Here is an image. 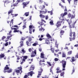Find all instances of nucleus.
Here are the masks:
<instances>
[{"label": "nucleus", "mask_w": 78, "mask_h": 78, "mask_svg": "<svg viewBox=\"0 0 78 78\" xmlns=\"http://www.w3.org/2000/svg\"><path fill=\"white\" fill-rule=\"evenodd\" d=\"M37 43H34V44H33V46H36V45H37Z\"/></svg>", "instance_id": "nucleus-47"}, {"label": "nucleus", "mask_w": 78, "mask_h": 78, "mask_svg": "<svg viewBox=\"0 0 78 78\" xmlns=\"http://www.w3.org/2000/svg\"><path fill=\"white\" fill-rule=\"evenodd\" d=\"M13 16H14L13 17H16V16H18V14H13Z\"/></svg>", "instance_id": "nucleus-49"}, {"label": "nucleus", "mask_w": 78, "mask_h": 78, "mask_svg": "<svg viewBox=\"0 0 78 78\" xmlns=\"http://www.w3.org/2000/svg\"><path fill=\"white\" fill-rule=\"evenodd\" d=\"M40 17L41 18H44V17H45V16H44V15H42V14H41L40 15Z\"/></svg>", "instance_id": "nucleus-27"}, {"label": "nucleus", "mask_w": 78, "mask_h": 78, "mask_svg": "<svg viewBox=\"0 0 78 78\" xmlns=\"http://www.w3.org/2000/svg\"><path fill=\"white\" fill-rule=\"evenodd\" d=\"M63 20H66V19H62L61 20H60V21H58V22L57 23V25H56V26L57 27V28H58L59 27H60V26H61V23H62V21Z\"/></svg>", "instance_id": "nucleus-3"}, {"label": "nucleus", "mask_w": 78, "mask_h": 78, "mask_svg": "<svg viewBox=\"0 0 78 78\" xmlns=\"http://www.w3.org/2000/svg\"><path fill=\"white\" fill-rule=\"evenodd\" d=\"M30 2H24L23 3V5H24V6H23V8H25V7L28 4H29V3Z\"/></svg>", "instance_id": "nucleus-12"}, {"label": "nucleus", "mask_w": 78, "mask_h": 78, "mask_svg": "<svg viewBox=\"0 0 78 78\" xmlns=\"http://www.w3.org/2000/svg\"><path fill=\"white\" fill-rule=\"evenodd\" d=\"M24 15H25L26 16H28L29 15V12L25 13Z\"/></svg>", "instance_id": "nucleus-25"}, {"label": "nucleus", "mask_w": 78, "mask_h": 78, "mask_svg": "<svg viewBox=\"0 0 78 78\" xmlns=\"http://www.w3.org/2000/svg\"><path fill=\"white\" fill-rule=\"evenodd\" d=\"M23 1H20L18 0L16 1V3L15 4H13V6H17V5L19 3H20V2H22Z\"/></svg>", "instance_id": "nucleus-11"}, {"label": "nucleus", "mask_w": 78, "mask_h": 78, "mask_svg": "<svg viewBox=\"0 0 78 78\" xmlns=\"http://www.w3.org/2000/svg\"><path fill=\"white\" fill-rule=\"evenodd\" d=\"M13 23V19L10 22V27H11V24L12 25V27H11V28L12 30H14L13 31L14 33H16L17 32H19V30H19V28H12V27H13V26H12V24Z\"/></svg>", "instance_id": "nucleus-2"}, {"label": "nucleus", "mask_w": 78, "mask_h": 78, "mask_svg": "<svg viewBox=\"0 0 78 78\" xmlns=\"http://www.w3.org/2000/svg\"><path fill=\"white\" fill-rule=\"evenodd\" d=\"M25 62V58H23V61H22V62L21 63V64H23V63L24 62Z\"/></svg>", "instance_id": "nucleus-29"}, {"label": "nucleus", "mask_w": 78, "mask_h": 78, "mask_svg": "<svg viewBox=\"0 0 78 78\" xmlns=\"http://www.w3.org/2000/svg\"><path fill=\"white\" fill-rule=\"evenodd\" d=\"M47 12V10L45 11H40V14H45Z\"/></svg>", "instance_id": "nucleus-18"}, {"label": "nucleus", "mask_w": 78, "mask_h": 78, "mask_svg": "<svg viewBox=\"0 0 78 78\" xmlns=\"http://www.w3.org/2000/svg\"><path fill=\"white\" fill-rule=\"evenodd\" d=\"M68 17L70 18L71 17V19H74L75 18V16L73 15L72 14L69 13L68 15Z\"/></svg>", "instance_id": "nucleus-8"}, {"label": "nucleus", "mask_w": 78, "mask_h": 78, "mask_svg": "<svg viewBox=\"0 0 78 78\" xmlns=\"http://www.w3.org/2000/svg\"><path fill=\"white\" fill-rule=\"evenodd\" d=\"M26 44L27 45V47H28V46H30V45H31V44L30 43L29 44V42H28V41L26 42Z\"/></svg>", "instance_id": "nucleus-26"}, {"label": "nucleus", "mask_w": 78, "mask_h": 78, "mask_svg": "<svg viewBox=\"0 0 78 78\" xmlns=\"http://www.w3.org/2000/svg\"><path fill=\"white\" fill-rule=\"evenodd\" d=\"M42 38H40L39 39V41H42Z\"/></svg>", "instance_id": "nucleus-60"}, {"label": "nucleus", "mask_w": 78, "mask_h": 78, "mask_svg": "<svg viewBox=\"0 0 78 78\" xmlns=\"http://www.w3.org/2000/svg\"><path fill=\"white\" fill-rule=\"evenodd\" d=\"M62 66H63L62 70H65V67H66V62L65 61L62 60Z\"/></svg>", "instance_id": "nucleus-4"}, {"label": "nucleus", "mask_w": 78, "mask_h": 78, "mask_svg": "<svg viewBox=\"0 0 78 78\" xmlns=\"http://www.w3.org/2000/svg\"><path fill=\"white\" fill-rule=\"evenodd\" d=\"M73 36L74 37H75V32H73Z\"/></svg>", "instance_id": "nucleus-59"}, {"label": "nucleus", "mask_w": 78, "mask_h": 78, "mask_svg": "<svg viewBox=\"0 0 78 78\" xmlns=\"http://www.w3.org/2000/svg\"><path fill=\"white\" fill-rule=\"evenodd\" d=\"M67 14V12H65L64 13H62L60 16L61 17H62V18H64V16H66Z\"/></svg>", "instance_id": "nucleus-10"}, {"label": "nucleus", "mask_w": 78, "mask_h": 78, "mask_svg": "<svg viewBox=\"0 0 78 78\" xmlns=\"http://www.w3.org/2000/svg\"><path fill=\"white\" fill-rule=\"evenodd\" d=\"M42 71H43V69H41L40 71H38V76H37V78H39L40 76L41 75V73H42Z\"/></svg>", "instance_id": "nucleus-7"}, {"label": "nucleus", "mask_w": 78, "mask_h": 78, "mask_svg": "<svg viewBox=\"0 0 78 78\" xmlns=\"http://www.w3.org/2000/svg\"><path fill=\"white\" fill-rule=\"evenodd\" d=\"M21 51L23 53H26V51L24 50V49H22Z\"/></svg>", "instance_id": "nucleus-28"}, {"label": "nucleus", "mask_w": 78, "mask_h": 78, "mask_svg": "<svg viewBox=\"0 0 78 78\" xmlns=\"http://www.w3.org/2000/svg\"><path fill=\"white\" fill-rule=\"evenodd\" d=\"M72 12L73 14H75V9H73L72 11Z\"/></svg>", "instance_id": "nucleus-41"}, {"label": "nucleus", "mask_w": 78, "mask_h": 78, "mask_svg": "<svg viewBox=\"0 0 78 78\" xmlns=\"http://www.w3.org/2000/svg\"><path fill=\"white\" fill-rule=\"evenodd\" d=\"M42 9H44V8H45V5H43L41 7Z\"/></svg>", "instance_id": "nucleus-54"}, {"label": "nucleus", "mask_w": 78, "mask_h": 78, "mask_svg": "<svg viewBox=\"0 0 78 78\" xmlns=\"http://www.w3.org/2000/svg\"><path fill=\"white\" fill-rule=\"evenodd\" d=\"M45 41L46 42L45 43V44H50V42H49V40H45Z\"/></svg>", "instance_id": "nucleus-23"}, {"label": "nucleus", "mask_w": 78, "mask_h": 78, "mask_svg": "<svg viewBox=\"0 0 78 78\" xmlns=\"http://www.w3.org/2000/svg\"><path fill=\"white\" fill-rule=\"evenodd\" d=\"M75 60V58L74 57H73L72 58L71 60H70L71 62H74Z\"/></svg>", "instance_id": "nucleus-21"}, {"label": "nucleus", "mask_w": 78, "mask_h": 78, "mask_svg": "<svg viewBox=\"0 0 78 78\" xmlns=\"http://www.w3.org/2000/svg\"><path fill=\"white\" fill-rule=\"evenodd\" d=\"M38 28L39 30V31H42V30H43L42 31L43 32L44 30V29H43V28H42V27L41 26H39L38 27Z\"/></svg>", "instance_id": "nucleus-15"}, {"label": "nucleus", "mask_w": 78, "mask_h": 78, "mask_svg": "<svg viewBox=\"0 0 78 78\" xmlns=\"http://www.w3.org/2000/svg\"><path fill=\"white\" fill-rule=\"evenodd\" d=\"M47 63H48V64L50 66H51V63H50V62H47Z\"/></svg>", "instance_id": "nucleus-38"}, {"label": "nucleus", "mask_w": 78, "mask_h": 78, "mask_svg": "<svg viewBox=\"0 0 78 78\" xmlns=\"http://www.w3.org/2000/svg\"><path fill=\"white\" fill-rule=\"evenodd\" d=\"M8 42H6V43H5L3 44V47H4V46H8Z\"/></svg>", "instance_id": "nucleus-20"}, {"label": "nucleus", "mask_w": 78, "mask_h": 78, "mask_svg": "<svg viewBox=\"0 0 78 78\" xmlns=\"http://www.w3.org/2000/svg\"><path fill=\"white\" fill-rule=\"evenodd\" d=\"M33 74H34V73L33 71H31L30 73H29L28 74V76H33Z\"/></svg>", "instance_id": "nucleus-13"}, {"label": "nucleus", "mask_w": 78, "mask_h": 78, "mask_svg": "<svg viewBox=\"0 0 78 78\" xmlns=\"http://www.w3.org/2000/svg\"><path fill=\"white\" fill-rule=\"evenodd\" d=\"M72 51H69L68 52V55H71L72 54Z\"/></svg>", "instance_id": "nucleus-32"}, {"label": "nucleus", "mask_w": 78, "mask_h": 78, "mask_svg": "<svg viewBox=\"0 0 78 78\" xmlns=\"http://www.w3.org/2000/svg\"><path fill=\"white\" fill-rule=\"evenodd\" d=\"M46 36L47 37H49V38L51 37V36H50V34H48L46 35Z\"/></svg>", "instance_id": "nucleus-35"}, {"label": "nucleus", "mask_w": 78, "mask_h": 78, "mask_svg": "<svg viewBox=\"0 0 78 78\" xmlns=\"http://www.w3.org/2000/svg\"><path fill=\"white\" fill-rule=\"evenodd\" d=\"M76 58H78V54H77L76 56Z\"/></svg>", "instance_id": "nucleus-64"}, {"label": "nucleus", "mask_w": 78, "mask_h": 78, "mask_svg": "<svg viewBox=\"0 0 78 78\" xmlns=\"http://www.w3.org/2000/svg\"><path fill=\"white\" fill-rule=\"evenodd\" d=\"M48 19V16H47L45 17V19L46 20H47Z\"/></svg>", "instance_id": "nucleus-51"}, {"label": "nucleus", "mask_w": 78, "mask_h": 78, "mask_svg": "<svg viewBox=\"0 0 78 78\" xmlns=\"http://www.w3.org/2000/svg\"><path fill=\"white\" fill-rule=\"evenodd\" d=\"M31 40H32V39H31V38H30L29 39V41H31Z\"/></svg>", "instance_id": "nucleus-62"}, {"label": "nucleus", "mask_w": 78, "mask_h": 78, "mask_svg": "<svg viewBox=\"0 0 78 78\" xmlns=\"http://www.w3.org/2000/svg\"><path fill=\"white\" fill-rule=\"evenodd\" d=\"M33 48H30L28 49V51L30 53H31V57H34L35 56H36V50H34V51H33Z\"/></svg>", "instance_id": "nucleus-1"}, {"label": "nucleus", "mask_w": 78, "mask_h": 78, "mask_svg": "<svg viewBox=\"0 0 78 78\" xmlns=\"http://www.w3.org/2000/svg\"><path fill=\"white\" fill-rule=\"evenodd\" d=\"M8 65H6V67H5L4 68V70H8L9 68L8 67Z\"/></svg>", "instance_id": "nucleus-19"}, {"label": "nucleus", "mask_w": 78, "mask_h": 78, "mask_svg": "<svg viewBox=\"0 0 78 78\" xmlns=\"http://www.w3.org/2000/svg\"><path fill=\"white\" fill-rule=\"evenodd\" d=\"M41 58H44V59H47V58H45L44 57V53L42 52V53H41Z\"/></svg>", "instance_id": "nucleus-14"}, {"label": "nucleus", "mask_w": 78, "mask_h": 78, "mask_svg": "<svg viewBox=\"0 0 78 78\" xmlns=\"http://www.w3.org/2000/svg\"><path fill=\"white\" fill-rule=\"evenodd\" d=\"M62 57L65 58L66 57V54L64 52H63L62 53Z\"/></svg>", "instance_id": "nucleus-24"}, {"label": "nucleus", "mask_w": 78, "mask_h": 78, "mask_svg": "<svg viewBox=\"0 0 78 78\" xmlns=\"http://www.w3.org/2000/svg\"><path fill=\"white\" fill-rule=\"evenodd\" d=\"M0 56L1 58H4V57L5 56V55H4V54H2L1 55H0Z\"/></svg>", "instance_id": "nucleus-33"}, {"label": "nucleus", "mask_w": 78, "mask_h": 78, "mask_svg": "<svg viewBox=\"0 0 78 78\" xmlns=\"http://www.w3.org/2000/svg\"><path fill=\"white\" fill-rule=\"evenodd\" d=\"M51 50L52 51V53H54V50H55V49H54V48H51Z\"/></svg>", "instance_id": "nucleus-40"}, {"label": "nucleus", "mask_w": 78, "mask_h": 78, "mask_svg": "<svg viewBox=\"0 0 78 78\" xmlns=\"http://www.w3.org/2000/svg\"><path fill=\"white\" fill-rule=\"evenodd\" d=\"M69 24L70 25V24H72L73 27V28L75 27V23H76V21H75L74 22H73V23H72V20H70L69 21Z\"/></svg>", "instance_id": "nucleus-5"}, {"label": "nucleus", "mask_w": 78, "mask_h": 78, "mask_svg": "<svg viewBox=\"0 0 78 78\" xmlns=\"http://www.w3.org/2000/svg\"><path fill=\"white\" fill-rule=\"evenodd\" d=\"M25 38H24V37H23L21 39V42H20V43H21V42H23V41H23L24 40H25Z\"/></svg>", "instance_id": "nucleus-22"}, {"label": "nucleus", "mask_w": 78, "mask_h": 78, "mask_svg": "<svg viewBox=\"0 0 78 78\" xmlns=\"http://www.w3.org/2000/svg\"><path fill=\"white\" fill-rule=\"evenodd\" d=\"M28 77V76L26 75L24 76V78H27Z\"/></svg>", "instance_id": "nucleus-55"}, {"label": "nucleus", "mask_w": 78, "mask_h": 78, "mask_svg": "<svg viewBox=\"0 0 78 78\" xmlns=\"http://www.w3.org/2000/svg\"><path fill=\"white\" fill-rule=\"evenodd\" d=\"M12 12V11H9V12H8V14H11V12Z\"/></svg>", "instance_id": "nucleus-52"}, {"label": "nucleus", "mask_w": 78, "mask_h": 78, "mask_svg": "<svg viewBox=\"0 0 78 78\" xmlns=\"http://www.w3.org/2000/svg\"><path fill=\"white\" fill-rule=\"evenodd\" d=\"M48 13H51V15H52V14H53V12H52V11H48Z\"/></svg>", "instance_id": "nucleus-36"}, {"label": "nucleus", "mask_w": 78, "mask_h": 78, "mask_svg": "<svg viewBox=\"0 0 78 78\" xmlns=\"http://www.w3.org/2000/svg\"><path fill=\"white\" fill-rule=\"evenodd\" d=\"M54 60L55 61H58V58H55Z\"/></svg>", "instance_id": "nucleus-46"}, {"label": "nucleus", "mask_w": 78, "mask_h": 78, "mask_svg": "<svg viewBox=\"0 0 78 78\" xmlns=\"http://www.w3.org/2000/svg\"><path fill=\"white\" fill-rule=\"evenodd\" d=\"M23 58L24 59H27V56H24L23 57Z\"/></svg>", "instance_id": "nucleus-48"}, {"label": "nucleus", "mask_w": 78, "mask_h": 78, "mask_svg": "<svg viewBox=\"0 0 78 78\" xmlns=\"http://www.w3.org/2000/svg\"><path fill=\"white\" fill-rule=\"evenodd\" d=\"M61 72H62V71L61 70H60L59 71H57L56 73H61Z\"/></svg>", "instance_id": "nucleus-42"}, {"label": "nucleus", "mask_w": 78, "mask_h": 78, "mask_svg": "<svg viewBox=\"0 0 78 78\" xmlns=\"http://www.w3.org/2000/svg\"><path fill=\"white\" fill-rule=\"evenodd\" d=\"M64 72L62 73H61V76H64Z\"/></svg>", "instance_id": "nucleus-37"}, {"label": "nucleus", "mask_w": 78, "mask_h": 78, "mask_svg": "<svg viewBox=\"0 0 78 78\" xmlns=\"http://www.w3.org/2000/svg\"><path fill=\"white\" fill-rule=\"evenodd\" d=\"M53 22L52 21H51L50 22V24L51 25H53Z\"/></svg>", "instance_id": "nucleus-53"}, {"label": "nucleus", "mask_w": 78, "mask_h": 78, "mask_svg": "<svg viewBox=\"0 0 78 78\" xmlns=\"http://www.w3.org/2000/svg\"><path fill=\"white\" fill-rule=\"evenodd\" d=\"M23 29H24V28H26V26H25V25H24V26H23Z\"/></svg>", "instance_id": "nucleus-57"}, {"label": "nucleus", "mask_w": 78, "mask_h": 78, "mask_svg": "<svg viewBox=\"0 0 78 78\" xmlns=\"http://www.w3.org/2000/svg\"><path fill=\"white\" fill-rule=\"evenodd\" d=\"M64 33V31L63 30H61L60 31V34H62L61 35H63Z\"/></svg>", "instance_id": "nucleus-30"}, {"label": "nucleus", "mask_w": 78, "mask_h": 78, "mask_svg": "<svg viewBox=\"0 0 78 78\" xmlns=\"http://www.w3.org/2000/svg\"><path fill=\"white\" fill-rule=\"evenodd\" d=\"M34 28V27H33V26L30 25V26H29V31H32V29H33V28Z\"/></svg>", "instance_id": "nucleus-17"}, {"label": "nucleus", "mask_w": 78, "mask_h": 78, "mask_svg": "<svg viewBox=\"0 0 78 78\" xmlns=\"http://www.w3.org/2000/svg\"><path fill=\"white\" fill-rule=\"evenodd\" d=\"M34 67L33 66H31L30 67V70H34Z\"/></svg>", "instance_id": "nucleus-31"}, {"label": "nucleus", "mask_w": 78, "mask_h": 78, "mask_svg": "<svg viewBox=\"0 0 78 78\" xmlns=\"http://www.w3.org/2000/svg\"><path fill=\"white\" fill-rule=\"evenodd\" d=\"M5 38H6V37H5V36H3L2 37V41H3V40H4V39H5Z\"/></svg>", "instance_id": "nucleus-39"}, {"label": "nucleus", "mask_w": 78, "mask_h": 78, "mask_svg": "<svg viewBox=\"0 0 78 78\" xmlns=\"http://www.w3.org/2000/svg\"><path fill=\"white\" fill-rule=\"evenodd\" d=\"M50 41H53L54 42H55V47H56L57 48H58V44L56 43H57V41L55 40L54 39L51 40Z\"/></svg>", "instance_id": "nucleus-6"}, {"label": "nucleus", "mask_w": 78, "mask_h": 78, "mask_svg": "<svg viewBox=\"0 0 78 78\" xmlns=\"http://www.w3.org/2000/svg\"><path fill=\"white\" fill-rule=\"evenodd\" d=\"M65 9L64 10L65 12H66V11H67V8H66V6H65Z\"/></svg>", "instance_id": "nucleus-45"}, {"label": "nucleus", "mask_w": 78, "mask_h": 78, "mask_svg": "<svg viewBox=\"0 0 78 78\" xmlns=\"http://www.w3.org/2000/svg\"><path fill=\"white\" fill-rule=\"evenodd\" d=\"M57 70L58 71V70H59V68L58 67L57 68Z\"/></svg>", "instance_id": "nucleus-63"}, {"label": "nucleus", "mask_w": 78, "mask_h": 78, "mask_svg": "<svg viewBox=\"0 0 78 78\" xmlns=\"http://www.w3.org/2000/svg\"><path fill=\"white\" fill-rule=\"evenodd\" d=\"M18 69H19L21 71V72H22V67H19L18 68Z\"/></svg>", "instance_id": "nucleus-50"}, {"label": "nucleus", "mask_w": 78, "mask_h": 78, "mask_svg": "<svg viewBox=\"0 0 78 78\" xmlns=\"http://www.w3.org/2000/svg\"><path fill=\"white\" fill-rule=\"evenodd\" d=\"M59 5L60 6H61L62 8H63V9H64V6H62V5H61V3H59Z\"/></svg>", "instance_id": "nucleus-43"}, {"label": "nucleus", "mask_w": 78, "mask_h": 78, "mask_svg": "<svg viewBox=\"0 0 78 78\" xmlns=\"http://www.w3.org/2000/svg\"><path fill=\"white\" fill-rule=\"evenodd\" d=\"M16 72L17 73H19V72H20V71H19V70H16Z\"/></svg>", "instance_id": "nucleus-56"}, {"label": "nucleus", "mask_w": 78, "mask_h": 78, "mask_svg": "<svg viewBox=\"0 0 78 78\" xmlns=\"http://www.w3.org/2000/svg\"><path fill=\"white\" fill-rule=\"evenodd\" d=\"M74 47H77L78 48L77 49L78 50V44H76L74 45Z\"/></svg>", "instance_id": "nucleus-61"}, {"label": "nucleus", "mask_w": 78, "mask_h": 78, "mask_svg": "<svg viewBox=\"0 0 78 78\" xmlns=\"http://www.w3.org/2000/svg\"><path fill=\"white\" fill-rule=\"evenodd\" d=\"M43 22H44V23H46V22H45V20H41V23H39V24H40L41 25V26L42 25H43Z\"/></svg>", "instance_id": "nucleus-16"}, {"label": "nucleus", "mask_w": 78, "mask_h": 78, "mask_svg": "<svg viewBox=\"0 0 78 78\" xmlns=\"http://www.w3.org/2000/svg\"><path fill=\"white\" fill-rule=\"evenodd\" d=\"M77 1H78V0H74V4L76 5V2H77Z\"/></svg>", "instance_id": "nucleus-34"}, {"label": "nucleus", "mask_w": 78, "mask_h": 78, "mask_svg": "<svg viewBox=\"0 0 78 78\" xmlns=\"http://www.w3.org/2000/svg\"><path fill=\"white\" fill-rule=\"evenodd\" d=\"M8 73H10V72H12L11 69H10V70L8 71Z\"/></svg>", "instance_id": "nucleus-58"}, {"label": "nucleus", "mask_w": 78, "mask_h": 78, "mask_svg": "<svg viewBox=\"0 0 78 78\" xmlns=\"http://www.w3.org/2000/svg\"><path fill=\"white\" fill-rule=\"evenodd\" d=\"M12 32V31H10V32H9V33L8 34V35L9 36L7 37V39H9L10 37H12V35L11 34V33Z\"/></svg>", "instance_id": "nucleus-9"}, {"label": "nucleus", "mask_w": 78, "mask_h": 78, "mask_svg": "<svg viewBox=\"0 0 78 78\" xmlns=\"http://www.w3.org/2000/svg\"><path fill=\"white\" fill-rule=\"evenodd\" d=\"M42 3V1L41 0H39V3L40 4H41V3Z\"/></svg>", "instance_id": "nucleus-44"}]
</instances>
